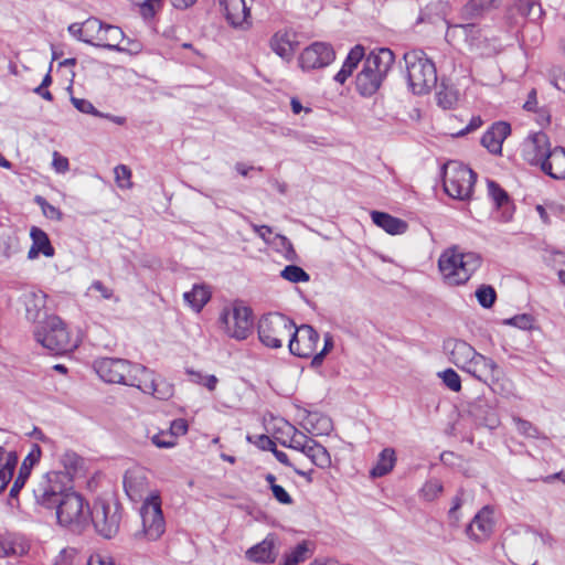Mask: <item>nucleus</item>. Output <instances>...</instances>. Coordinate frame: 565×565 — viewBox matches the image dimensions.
<instances>
[{"mask_svg":"<svg viewBox=\"0 0 565 565\" xmlns=\"http://www.w3.org/2000/svg\"><path fill=\"white\" fill-rule=\"evenodd\" d=\"M481 257L473 252H462L458 246L447 248L438 259L444 281L449 286L466 284L480 267Z\"/></svg>","mask_w":565,"mask_h":565,"instance_id":"1","label":"nucleus"},{"mask_svg":"<svg viewBox=\"0 0 565 565\" xmlns=\"http://www.w3.org/2000/svg\"><path fill=\"white\" fill-rule=\"evenodd\" d=\"M394 63V53L386 47L371 52L364 60L355 81L356 90L362 96H372L381 87Z\"/></svg>","mask_w":565,"mask_h":565,"instance_id":"2","label":"nucleus"},{"mask_svg":"<svg viewBox=\"0 0 565 565\" xmlns=\"http://www.w3.org/2000/svg\"><path fill=\"white\" fill-rule=\"evenodd\" d=\"M408 85L414 94L428 93L437 83L436 66L422 50H412L404 54Z\"/></svg>","mask_w":565,"mask_h":565,"instance_id":"3","label":"nucleus"},{"mask_svg":"<svg viewBox=\"0 0 565 565\" xmlns=\"http://www.w3.org/2000/svg\"><path fill=\"white\" fill-rule=\"evenodd\" d=\"M34 338L38 343L54 354H63L77 347L75 340L66 328V324L57 316H50L34 329Z\"/></svg>","mask_w":565,"mask_h":565,"instance_id":"4","label":"nucleus"},{"mask_svg":"<svg viewBox=\"0 0 565 565\" xmlns=\"http://www.w3.org/2000/svg\"><path fill=\"white\" fill-rule=\"evenodd\" d=\"M476 173L458 161L444 166L443 181L445 192L454 199L467 200L471 196Z\"/></svg>","mask_w":565,"mask_h":565,"instance_id":"5","label":"nucleus"},{"mask_svg":"<svg viewBox=\"0 0 565 565\" xmlns=\"http://www.w3.org/2000/svg\"><path fill=\"white\" fill-rule=\"evenodd\" d=\"M295 322L282 313H268L258 321L259 341L271 349L281 348L284 341L291 337Z\"/></svg>","mask_w":565,"mask_h":565,"instance_id":"6","label":"nucleus"},{"mask_svg":"<svg viewBox=\"0 0 565 565\" xmlns=\"http://www.w3.org/2000/svg\"><path fill=\"white\" fill-rule=\"evenodd\" d=\"M89 515L95 531L105 539H111L119 531L122 508L116 501L98 499L94 502L92 510H89Z\"/></svg>","mask_w":565,"mask_h":565,"instance_id":"7","label":"nucleus"},{"mask_svg":"<svg viewBox=\"0 0 565 565\" xmlns=\"http://www.w3.org/2000/svg\"><path fill=\"white\" fill-rule=\"evenodd\" d=\"M57 522L62 526L81 529L88 523L89 508L84 498L75 491L66 492L53 505Z\"/></svg>","mask_w":565,"mask_h":565,"instance_id":"8","label":"nucleus"},{"mask_svg":"<svg viewBox=\"0 0 565 565\" xmlns=\"http://www.w3.org/2000/svg\"><path fill=\"white\" fill-rule=\"evenodd\" d=\"M127 385L161 401H167L173 395V386L170 383L141 364H134Z\"/></svg>","mask_w":565,"mask_h":565,"instance_id":"9","label":"nucleus"},{"mask_svg":"<svg viewBox=\"0 0 565 565\" xmlns=\"http://www.w3.org/2000/svg\"><path fill=\"white\" fill-rule=\"evenodd\" d=\"M142 530L135 534L136 539L157 541L166 531V522L158 493L150 494L140 508Z\"/></svg>","mask_w":565,"mask_h":565,"instance_id":"10","label":"nucleus"},{"mask_svg":"<svg viewBox=\"0 0 565 565\" xmlns=\"http://www.w3.org/2000/svg\"><path fill=\"white\" fill-rule=\"evenodd\" d=\"M220 323L228 337L245 340L253 327L252 310L241 303L225 307L220 316Z\"/></svg>","mask_w":565,"mask_h":565,"instance_id":"11","label":"nucleus"},{"mask_svg":"<svg viewBox=\"0 0 565 565\" xmlns=\"http://www.w3.org/2000/svg\"><path fill=\"white\" fill-rule=\"evenodd\" d=\"M66 482L62 471L47 472L33 490L36 503L53 510V505L62 499V495L71 491L66 489Z\"/></svg>","mask_w":565,"mask_h":565,"instance_id":"12","label":"nucleus"},{"mask_svg":"<svg viewBox=\"0 0 565 565\" xmlns=\"http://www.w3.org/2000/svg\"><path fill=\"white\" fill-rule=\"evenodd\" d=\"M319 333L309 324L296 327L288 341L291 354L299 358H310L316 354Z\"/></svg>","mask_w":565,"mask_h":565,"instance_id":"13","label":"nucleus"},{"mask_svg":"<svg viewBox=\"0 0 565 565\" xmlns=\"http://www.w3.org/2000/svg\"><path fill=\"white\" fill-rule=\"evenodd\" d=\"M134 364L124 359L103 358L94 363L99 377L107 383L127 385Z\"/></svg>","mask_w":565,"mask_h":565,"instance_id":"14","label":"nucleus"},{"mask_svg":"<svg viewBox=\"0 0 565 565\" xmlns=\"http://www.w3.org/2000/svg\"><path fill=\"white\" fill-rule=\"evenodd\" d=\"M551 150L548 137L542 132L530 134L521 145L522 158L532 166H542Z\"/></svg>","mask_w":565,"mask_h":565,"instance_id":"15","label":"nucleus"},{"mask_svg":"<svg viewBox=\"0 0 565 565\" xmlns=\"http://www.w3.org/2000/svg\"><path fill=\"white\" fill-rule=\"evenodd\" d=\"M493 509L484 505L466 527V535L476 543L490 539L494 530Z\"/></svg>","mask_w":565,"mask_h":565,"instance_id":"16","label":"nucleus"},{"mask_svg":"<svg viewBox=\"0 0 565 565\" xmlns=\"http://www.w3.org/2000/svg\"><path fill=\"white\" fill-rule=\"evenodd\" d=\"M335 57L332 46L324 42H315L306 47L299 57L302 70H315L328 66Z\"/></svg>","mask_w":565,"mask_h":565,"instance_id":"17","label":"nucleus"},{"mask_svg":"<svg viewBox=\"0 0 565 565\" xmlns=\"http://www.w3.org/2000/svg\"><path fill=\"white\" fill-rule=\"evenodd\" d=\"M279 550L277 534L269 533L262 542L249 547L245 557L253 563L271 564L276 561Z\"/></svg>","mask_w":565,"mask_h":565,"instance_id":"18","label":"nucleus"},{"mask_svg":"<svg viewBox=\"0 0 565 565\" xmlns=\"http://www.w3.org/2000/svg\"><path fill=\"white\" fill-rule=\"evenodd\" d=\"M20 302L24 307V315L29 321L42 323V318H46L45 305L46 295L41 290L28 289L20 296Z\"/></svg>","mask_w":565,"mask_h":565,"instance_id":"19","label":"nucleus"},{"mask_svg":"<svg viewBox=\"0 0 565 565\" xmlns=\"http://www.w3.org/2000/svg\"><path fill=\"white\" fill-rule=\"evenodd\" d=\"M469 415L478 425L494 429L499 426V416L486 398L479 397L468 406Z\"/></svg>","mask_w":565,"mask_h":565,"instance_id":"20","label":"nucleus"},{"mask_svg":"<svg viewBox=\"0 0 565 565\" xmlns=\"http://www.w3.org/2000/svg\"><path fill=\"white\" fill-rule=\"evenodd\" d=\"M148 488L146 472L141 468L128 469L124 476V489L131 501H140Z\"/></svg>","mask_w":565,"mask_h":565,"instance_id":"21","label":"nucleus"},{"mask_svg":"<svg viewBox=\"0 0 565 565\" xmlns=\"http://www.w3.org/2000/svg\"><path fill=\"white\" fill-rule=\"evenodd\" d=\"M221 7L225 11L226 20L234 28L249 26V8L245 0H220Z\"/></svg>","mask_w":565,"mask_h":565,"instance_id":"22","label":"nucleus"},{"mask_svg":"<svg viewBox=\"0 0 565 565\" xmlns=\"http://www.w3.org/2000/svg\"><path fill=\"white\" fill-rule=\"evenodd\" d=\"M511 127L508 122L499 121L488 129L482 138L481 145L487 148L491 153L499 154L502 150V143L505 138L510 135Z\"/></svg>","mask_w":565,"mask_h":565,"instance_id":"23","label":"nucleus"},{"mask_svg":"<svg viewBox=\"0 0 565 565\" xmlns=\"http://www.w3.org/2000/svg\"><path fill=\"white\" fill-rule=\"evenodd\" d=\"M444 348L449 354L450 361L461 370L477 353L470 344L462 340L450 339L445 342Z\"/></svg>","mask_w":565,"mask_h":565,"instance_id":"24","label":"nucleus"},{"mask_svg":"<svg viewBox=\"0 0 565 565\" xmlns=\"http://www.w3.org/2000/svg\"><path fill=\"white\" fill-rule=\"evenodd\" d=\"M498 370L497 363L480 353H476L462 371L471 374L473 377L481 382L487 383L489 377H493L494 372Z\"/></svg>","mask_w":565,"mask_h":565,"instance_id":"25","label":"nucleus"},{"mask_svg":"<svg viewBox=\"0 0 565 565\" xmlns=\"http://www.w3.org/2000/svg\"><path fill=\"white\" fill-rule=\"evenodd\" d=\"M296 34L290 30L277 31L270 39L271 50L284 60H290L297 49Z\"/></svg>","mask_w":565,"mask_h":565,"instance_id":"26","label":"nucleus"},{"mask_svg":"<svg viewBox=\"0 0 565 565\" xmlns=\"http://www.w3.org/2000/svg\"><path fill=\"white\" fill-rule=\"evenodd\" d=\"M540 168L553 179H565V148L558 146L551 148Z\"/></svg>","mask_w":565,"mask_h":565,"instance_id":"27","label":"nucleus"},{"mask_svg":"<svg viewBox=\"0 0 565 565\" xmlns=\"http://www.w3.org/2000/svg\"><path fill=\"white\" fill-rule=\"evenodd\" d=\"M301 426L312 436L328 435L332 430L331 419L319 412H306Z\"/></svg>","mask_w":565,"mask_h":565,"instance_id":"28","label":"nucleus"},{"mask_svg":"<svg viewBox=\"0 0 565 565\" xmlns=\"http://www.w3.org/2000/svg\"><path fill=\"white\" fill-rule=\"evenodd\" d=\"M99 33L100 34H98V36H100L102 40H97L95 46L118 52L126 51V49L120 46V42L125 39V34L119 26L104 23Z\"/></svg>","mask_w":565,"mask_h":565,"instance_id":"29","label":"nucleus"},{"mask_svg":"<svg viewBox=\"0 0 565 565\" xmlns=\"http://www.w3.org/2000/svg\"><path fill=\"white\" fill-rule=\"evenodd\" d=\"M371 218L376 226L391 235L404 234L408 228V224L405 221L385 212L373 211Z\"/></svg>","mask_w":565,"mask_h":565,"instance_id":"30","label":"nucleus"},{"mask_svg":"<svg viewBox=\"0 0 565 565\" xmlns=\"http://www.w3.org/2000/svg\"><path fill=\"white\" fill-rule=\"evenodd\" d=\"M30 236L32 238V246L28 253L29 259H35L39 254H43L46 257L54 256V248L43 230L33 226L30 231Z\"/></svg>","mask_w":565,"mask_h":565,"instance_id":"31","label":"nucleus"},{"mask_svg":"<svg viewBox=\"0 0 565 565\" xmlns=\"http://www.w3.org/2000/svg\"><path fill=\"white\" fill-rule=\"evenodd\" d=\"M365 55V50L362 45H355L351 51L349 52L341 70L335 74L334 81L344 84L349 76L353 73V71L356 68L359 63L362 61V58Z\"/></svg>","mask_w":565,"mask_h":565,"instance_id":"32","label":"nucleus"},{"mask_svg":"<svg viewBox=\"0 0 565 565\" xmlns=\"http://www.w3.org/2000/svg\"><path fill=\"white\" fill-rule=\"evenodd\" d=\"M447 35L462 36L471 47H479L481 32L473 23L456 24L448 28Z\"/></svg>","mask_w":565,"mask_h":565,"instance_id":"33","label":"nucleus"},{"mask_svg":"<svg viewBox=\"0 0 565 565\" xmlns=\"http://www.w3.org/2000/svg\"><path fill=\"white\" fill-rule=\"evenodd\" d=\"M183 298L195 312H200L210 300L211 291L204 285H194L191 291L184 292Z\"/></svg>","mask_w":565,"mask_h":565,"instance_id":"34","label":"nucleus"},{"mask_svg":"<svg viewBox=\"0 0 565 565\" xmlns=\"http://www.w3.org/2000/svg\"><path fill=\"white\" fill-rule=\"evenodd\" d=\"M396 456L394 449H383L379 455L375 466L370 471L371 477L381 478L387 475L394 468Z\"/></svg>","mask_w":565,"mask_h":565,"instance_id":"35","label":"nucleus"},{"mask_svg":"<svg viewBox=\"0 0 565 565\" xmlns=\"http://www.w3.org/2000/svg\"><path fill=\"white\" fill-rule=\"evenodd\" d=\"M60 462L64 468L62 473L65 476L67 482H71L72 478L77 475L84 466V460L76 452L66 450L60 458Z\"/></svg>","mask_w":565,"mask_h":565,"instance_id":"36","label":"nucleus"},{"mask_svg":"<svg viewBox=\"0 0 565 565\" xmlns=\"http://www.w3.org/2000/svg\"><path fill=\"white\" fill-rule=\"evenodd\" d=\"M500 3L501 0H470L463 8V14L468 19H475L498 8Z\"/></svg>","mask_w":565,"mask_h":565,"instance_id":"37","label":"nucleus"},{"mask_svg":"<svg viewBox=\"0 0 565 565\" xmlns=\"http://www.w3.org/2000/svg\"><path fill=\"white\" fill-rule=\"evenodd\" d=\"M305 456L319 468H328L331 465V457L329 452L315 439H312L310 445L307 446V452H305Z\"/></svg>","mask_w":565,"mask_h":565,"instance_id":"38","label":"nucleus"},{"mask_svg":"<svg viewBox=\"0 0 565 565\" xmlns=\"http://www.w3.org/2000/svg\"><path fill=\"white\" fill-rule=\"evenodd\" d=\"M437 103L444 109L452 108L459 100L458 89L444 81L440 84L439 90L437 92Z\"/></svg>","mask_w":565,"mask_h":565,"instance_id":"39","label":"nucleus"},{"mask_svg":"<svg viewBox=\"0 0 565 565\" xmlns=\"http://www.w3.org/2000/svg\"><path fill=\"white\" fill-rule=\"evenodd\" d=\"M17 463V454L12 451L8 452L3 466L0 467V492H2L7 488L8 483L12 479Z\"/></svg>","mask_w":565,"mask_h":565,"instance_id":"40","label":"nucleus"},{"mask_svg":"<svg viewBox=\"0 0 565 565\" xmlns=\"http://www.w3.org/2000/svg\"><path fill=\"white\" fill-rule=\"evenodd\" d=\"M545 263L557 273L561 284L565 286V253L561 250H551L544 256Z\"/></svg>","mask_w":565,"mask_h":565,"instance_id":"41","label":"nucleus"},{"mask_svg":"<svg viewBox=\"0 0 565 565\" xmlns=\"http://www.w3.org/2000/svg\"><path fill=\"white\" fill-rule=\"evenodd\" d=\"M103 24L104 22L97 18H88L86 21H84L83 42L95 46L96 41L102 40L98 34H100L99 31L102 30Z\"/></svg>","mask_w":565,"mask_h":565,"instance_id":"42","label":"nucleus"},{"mask_svg":"<svg viewBox=\"0 0 565 565\" xmlns=\"http://www.w3.org/2000/svg\"><path fill=\"white\" fill-rule=\"evenodd\" d=\"M290 444L282 441L285 447L298 450L305 455L307 452V446L310 445L312 438L308 437L305 433L298 430L296 427L290 426Z\"/></svg>","mask_w":565,"mask_h":565,"instance_id":"43","label":"nucleus"},{"mask_svg":"<svg viewBox=\"0 0 565 565\" xmlns=\"http://www.w3.org/2000/svg\"><path fill=\"white\" fill-rule=\"evenodd\" d=\"M308 553L309 548L302 542L284 556L281 565H298L307 559Z\"/></svg>","mask_w":565,"mask_h":565,"instance_id":"44","label":"nucleus"},{"mask_svg":"<svg viewBox=\"0 0 565 565\" xmlns=\"http://www.w3.org/2000/svg\"><path fill=\"white\" fill-rule=\"evenodd\" d=\"M280 276L290 282H307L310 276L297 265H288L281 271Z\"/></svg>","mask_w":565,"mask_h":565,"instance_id":"45","label":"nucleus"},{"mask_svg":"<svg viewBox=\"0 0 565 565\" xmlns=\"http://www.w3.org/2000/svg\"><path fill=\"white\" fill-rule=\"evenodd\" d=\"M23 553V547L17 544L15 540L11 536L0 537V557H10Z\"/></svg>","mask_w":565,"mask_h":565,"instance_id":"46","label":"nucleus"},{"mask_svg":"<svg viewBox=\"0 0 565 565\" xmlns=\"http://www.w3.org/2000/svg\"><path fill=\"white\" fill-rule=\"evenodd\" d=\"M518 431L527 437V438H542L546 439V437L529 420L522 419L520 417L513 418Z\"/></svg>","mask_w":565,"mask_h":565,"instance_id":"47","label":"nucleus"},{"mask_svg":"<svg viewBox=\"0 0 565 565\" xmlns=\"http://www.w3.org/2000/svg\"><path fill=\"white\" fill-rule=\"evenodd\" d=\"M29 458H25L21 468H20V471H19V475L18 477L15 478L11 489H10V493H9V498L10 499H17L18 498V494L20 492V490L24 487L25 484V481L30 475V467L26 465V460Z\"/></svg>","mask_w":565,"mask_h":565,"instance_id":"48","label":"nucleus"},{"mask_svg":"<svg viewBox=\"0 0 565 565\" xmlns=\"http://www.w3.org/2000/svg\"><path fill=\"white\" fill-rule=\"evenodd\" d=\"M518 10L522 15L531 19H539L543 13L541 4L532 0H520Z\"/></svg>","mask_w":565,"mask_h":565,"instance_id":"49","label":"nucleus"},{"mask_svg":"<svg viewBox=\"0 0 565 565\" xmlns=\"http://www.w3.org/2000/svg\"><path fill=\"white\" fill-rule=\"evenodd\" d=\"M476 297L483 308H491L497 299V294L491 286H481L476 291Z\"/></svg>","mask_w":565,"mask_h":565,"instance_id":"50","label":"nucleus"},{"mask_svg":"<svg viewBox=\"0 0 565 565\" xmlns=\"http://www.w3.org/2000/svg\"><path fill=\"white\" fill-rule=\"evenodd\" d=\"M438 376L443 380V383L452 392H459L461 390V380L456 371L447 369L438 373Z\"/></svg>","mask_w":565,"mask_h":565,"instance_id":"51","label":"nucleus"},{"mask_svg":"<svg viewBox=\"0 0 565 565\" xmlns=\"http://www.w3.org/2000/svg\"><path fill=\"white\" fill-rule=\"evenodd\" d=\"M443 489L438 479H430L423 486L420 493L425 500L433 501L443 492Z\"/></svg>","mask_w":565,"mask_h":565,"instance_id":"52","label":"nucleus"},{"mask_svg":"<svg viewBox=\"0 0 565 565\" xmlns=\"http://www.w3.org/2000/svg\"><path fill=\"white\" fill-rule=\"evenodd\" d=\"M534 318L531 315L522 313L503 320V324L513 326L521 330H531L533 328Z\"/></svg>","mask_w":565,"mask_h":565,"instance_id":"53","label":"nucleus"},{"mask_svg":"<svg viewBox=\"0 0 565 565\" xmlns=\"http://www.w3.org/2000/svg\"><path fill=\"white\" fill-rule=\"evenodd\" d=\"M488 190H489L490 196L495 202L497 206L500 207L503 204L508 203V201H509L508 193L502 188H500V185L497 182L489 181Z\"/></svg>","mask_w":565,"mask_h":565,"instance_id":"54","label":"nucleus"},{"mask_svg":"<svg viewBox=\"0 0 565 565\" xmlns=\"http://www.w3.org/2000/svg\"><path fill=\"white\" fill-rule=\"evenodd\" d=\"M71 100L78 111L84 114H90L96 117H104V115L99 113L89 100L76 97H72Z\"/></svg>","mask_w":565,"mask_h":565,"instance_id":"55","label":"nucleus"},{"mask_svg":"<svg viewBox=\"0 0 565 565\" xmlns=\"http://www.w3.org/2000/svg\"><path fill=\"white\" fill-rule=\"evenodd\" d=\"M151 441L158 448H172L177 445L174 437H171L166 430H161L151 437Z\"/></svg>","mask_w":565,"mask_h":565,"instance_id":"56","label":"nucleus"},{"mask_svg":"<svg viewBox=\"0 0 565 565\" xmlns=\"http://www.w3.org/2000/svg\"><path fill=\"white\" fill-rule=\"evenodd\" d=\"M115 177H116V182H117L118 186H120V188H130L131 186V182H130L131 171L129 170L128 167H126L124 164L117 166L115 168Z\"/></svg>","mask_w":565,"mask_h":565,"instance_id":"57","label":"nucleus"},{"mask_svg":"<svg viewBox=\"0 0 565 565\" xmlns=\"http://www.w3.org/2000/svg\"><path fill=\"white\" fill-rule=\"evenodd\" d=\"M188 423L183 418H178L171 422L169 430H166L177 441L178 437L183 436L188 431Z\"/></svg>","mask_w":565,"mask_h":565,"instance_id":"58","label":"nucleus"},{"mask_svg":"<svg viewBox=\"0 0 565 565\" xmlns=\"http://www.w3.org/2000/svg\"><path fill=\"white\" fill-rule=\"evenodd\" d=\"M333 348V338L330 333L324 334V345L323 349L316 353L312 359V365L318 366L323 362V359Z\"/></svg>","mask_w":565,"mask_h":565,"instance_id":"59","label":"nucleus"},{"mask_svg":"<svg viewBox=\"0 0 565 565\" xmlns=\"http://www.w3.org/2000/svg\"><path fill=\"white\" fill-rule=\"evenodd\" d=\"M189 374L192 376L193 382L203 384L210 391H213L216 386L217 379L214 375L203 376L202 374L193 371H190Z\"/></svg>","mask_w":565,"mask_h":565,"instance_id":"60","label":"nucleus"},{"mask_svg":"<svg viewBox=\"0 0 565 565\" xmlns=\"http://www.w3.org/2000/svg\"><path fill=\"white\" fill-rule=\"evenodd\" d=\"M52 166L57 173H65L70 169L68 159L61 156L57 151L53 152Z\"/></svg>","mask_w":565,"mask_h":565,"instance_id":"61","label":"nucleus"},{"mask_svg":"<svg viewBox=\"0 0 565 565\" xmlns=\"http://www.w3.org/2000/svg\"><path fill=\"white\" fill-rule=\"evenodd\" d=\"M36 202L42 206V211L45 216L51 218H61L60 210L47 203L43 198L38 196Z\"/></svg>","mask_w":565,"mask_h":565,"instance_id":"62","label":"nucleus"},{"mask_svg":"<svg viewBox=\"0 0 565 565\" xmlns=\"http://www.w3.org/2000/svg\"><path fill=\"white\" fill-rule=\"evenodd\" d=\"M271 492H273L274 498L279 503L287 504V505L292 503V498L281 486L278 484L276 487H271Z\"/></svg>","mask_w":565,"mask_h":565,"instance_id":"63","label":"nucleus"},{"mask_svg":"<svg viewBox=\"0 0 565 565\" xmlns=\"http://www.w3.org/2000/svg\"><path fill=\"white\" fill-rule=\"evenodd\" d=\"M160 6L161 0H147L141 6V14L145 18H152Z\"/></svg>","mask_w":565,"mask_h":565,"instance_id":"64","label":"nucleus"}]
</instances>
